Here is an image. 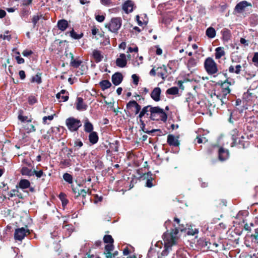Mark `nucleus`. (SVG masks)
Segmentation results:
<instances>
[{"mask_svg":"<svg viewBox=\"0 0 258 258\" xmlns=\"http://www.w3.org/2000/svg\"><path fill=\"white\" fill-rule=\"evenodd\" d=\"M61 95H60L61 100L60 101L65 102L69 99V93L66 90H61Z\"/></svg>","mask_w":258,"mask_h":258,"instance_id":"45","label":"nucleus"},{"mask_svg":"<svg viewBox=\"0 0 258 258\" xmlns=\"http://www.w3.org/2000/svg\"><path fill=\"white\" fill-rule=\"evenodd\" d=\"M176 223H172L168 220L164 223V226L166 229L164 233V249L162 251V255H167L171 249L172 246L175 244L177 239V234L179 230L182 231L184 226L179 224L180 220L177 218H174Z\"/></svg>","mask_w":258,"mask_h":258,"instance_id":"1","label":"nucleus"},{"mask_svg":"<svg viewBox=\"0 0 258 258\" xmlns=\"http://www.w3.org/2000/svg\"><path fill=\"white\" fill-rule=\"evenodd\" d=\"M251 6L250 4L246 1H242L236 5L235 7V10L238 13H242L245 10V8L248 6Z\"/></svg>","mask_w":258,"mask_h":258,"instance_id":"14","label":"nucleus"},{"mask_svg":"<svg viewBox=\"0 0 258 258\" xmlns=\"http://www.w3.org/2000/svg\"><path fill=\"white\" fill-rule=\"evenodd\" d=\"M57 26L59 30L64 31L68 27L69 24L66 20L61 19L58 21Z\"/></svg>","mask_w":258,"mask_h":258,"instance_id":"22","label":"nucleus"},{"mask_svg":"<svg viewBox=\"0 0 258 258\" xmlns=\"http://www.w3.org/2000/svg\"><path fill=\"white\" fill-rule=\"evenodd\" d=\"M58 197L61 202L62 207L64 208L69 203L68 200L66 198V195L63 192H60Z\"/></svg>","mask_w":258,"mask_h":258,"instance_id":"41","label":"nucleus"},{"mask_svg":"<svg viewBox=\"0 0 258 258\" xmlns=\"http://www.w3.org/2000/svg\"><path fill=\"white\" fill-rule=\"evenodd\" d=\"M206 35L210 38H213L216 36V31L213 27L208 28L206 31Z\"/></svg>","mask_w":258,"mask_h":258,"instance_id":"39","label":"nucleus"},{"mask_svg":"<svg viewBox=\"0 0 258 258\" xmlns=\"http://www.w3.org/2000/svg\"><path fill=\"white\" fill-rule=\"evenodd\" d=\"M30 233L28 229L24 227L17 228L14 233V238L16 240L22 241L25 237Z\"/></svg>","mask_w":258,"mask_h":258,"instance_id":"7","label":"nucleus"},{"mask_svg":"<svg viewBox=\"0 0 258 258\" xmlns=\"http://www.w3.org/2000/svg\"><path fill=\"white\" fill-rule=\"evenodd\" d=\"M83 146V143L80 139H77L75 140L74 144V148L75 151L79 149Z\"/></svg>","mask_w":258,"mask_h":258,"instance_id":"44","label":"nucleus"},{"mask_svg":"<svg viewBox=\"0 0 258 258\" xmlns=\"http://www.w3.org/2000/svg\"><path fill=\"white\" fill-rule=\"evenodd\" d=\"M84 131L86 133H91L93 132V125L88 119L85 120L84 123Z\"/></svg>","mask_w":258,"mask_h":258,"instance_id":"32","label":"nucleus"},{"mask_svg":"<svg viewBox=\"0 0 258 258\" xmlns=\"http://www.w3.org/2000/svg\"><path fill=\"white\" fill-rule=\"evenodd\" d=\"M195 141L198 144L205 143L208 142V139L204 136H198L196 138Z\"/></svg>","mask_w":258,"mask_h":258,"instance_id":"48","label":"nucleus"},{"mask_svg":"<svg viewBox=\"0 0 258 258\" xmlns=\"http://www.w3.org/2000/svg\"><path fill=\"white\" fill-rule=\"evenodd\" d=\"M235 74H239L241 71V68H242L240 64H237V65L235 66Z\"/></svg>","mask_w":258,"mask_h":258,"instance_id":"62","label":"nucleus"},{"mask_svg":"<svg viewBox=\"0 0 258 258\" xmlns=\"http://www.w3.org/2000/svg\"><path fill=\"white\" fill-rule=\"evenodd\" d=\"M122 25V20L120 17L112 18L108 24L105 25V27L113 33H117Z\"/></svg>","mask_w":258,"mask_h":258,"instance_id":"4","label":"nucleus"},{"mask_svg":"<svg viewBox=\"0 0 258 258\" xmlns=\"http://www.w3.org/2000/svg\"><path fill=\"white\" fill-rule=\"evenodd\" d=\"M132 107L135 108V114H138L141 109V106L135 100H131L129 101L126 104L127 109H130Z\"/></svg>","mask_w":258,"mask_h":258,"instance_id":"15","label":"nucleus"},{"mask_svg":"<svg viewBox=\"0 0 258 258\" xmlns=\"http://www.w3.org/2000/svg\"><path fill=\"white\" fill-rule=\"evenodd\" d=\"M197 65V61L194 58H190L187 63V66L189 71L192 72L195 70V68Z\"/></svg>","mask_w":258,"mask_h":258,"instance_id":"31","label":"nucleus"},{"mask_svg":"<svg viewBox=\"0 0 258 258\" xmlns=\"http://www.w3.org/2000/svg\"><path fill=\"white\" fill-rule=\"evenodd\" d=\"M134 3L132 1L127 0L124 2L122 6L123 10L126 13L132 12L133 11Z\"/></svg>","mask_w":258,"mask_h":258,"instance_id":"21","label":"nucleus"},{"mask_svg":"<svg viewBox=\"0 0 258 258\" xmlns=\"http://www.w3.org/2000/svg\"><path fill=\"white\" fill-rule=\"evenodd\" d=\"M91 32L93 35H96L97 33L99 32V29H97L95 26H93L91 29Z\"/></svg>","mask_w":258,"mask_h":258,"instance_id":"63","label":"nucleus"},{"mask_svg":"<svg viewBox=\"0 0 258 258\" xmlns=\"http://www.w3.org/2000/svg\"><path fill=\"white\" fill-rule=\"evenodd\" d=\"M33 170L24 166L21 168L20 172L22 175L31 176L33 175Z\"/></svg>","mask_w":258,"mask_h":258,"instance_id":"28","label":"nucleus"},{"mask_svg":"<svg viewBox=\"0 0 258 258\" xmlns=\"http://www.w3.org/2000/svg\"><path fill=\"white\" fill-rule=\"evenodd\" d=\"M40 74H36L35 76H33L31 79V82L34 83L36 82L38 84H40L42 83V79Z\"/></svg>","mask_w":258,"mask_h":258,"instance_id":"46","label":"nucleus"},{"mask_svg":"<svg viewBox=\"0 0 258 258\" xmlns=\"http://www.w3.org/2000/svg\"><path fill=\"white\" fill-rule=\"evenodd\" d=\"M42 15L40 14V15H34L32 19V22L33 23V27L34 28L37 23L38 22L39 20L42 17Z\"/></svg>","mask_w":258,"mask_h":258,"instance_id":"47","label":"nucleus"},{"mask_svg":"<svg viewBox=\"0 0 258 258\" xmlns=\"http://www.w3.org/2000/svg\"><path fill=\"white\" fill-rule=\"evenodd\" d=\"M70 36L74 39L78 40L83 37L84 34L83 33H81L80 34H77V33L73 29L70 32Z\"/></svg>","mask_w":258,"mask_h":258,"instance_id":"40","label":"nucleus"},{"mask_svg":"<svg viewBox=\"0 0 258 258\" xmlns=\"http://www.w3.org/2000/svg\"><path fill=\"white\" fill-rule=\"evenodd\" d=\"M15 59L16 60L18 64L24 63L25 62V60L23 58L21 57L20 55L16 56L15 57Z\"/></svg>","mask_w":258,"mask_h":258,"instance_id":"60","label":"nucleus"},{"mask_svg":"<svg viewBox=\"0 0 258 258\" xmlns=\"http://www.w3.org/2000/svg\"><path fill=\"white\" fill-rule=\"evenodd\" d=\"M0 198L4 201L7 199V195L8 193L9 189V186L7 184H4V186L0 185Z\"/></svg>","mask_w":258,"mask_h":258,"instance_id":"18","label":"nucleus"},{"mask_svg":"<svg viewBox=\"0 0 258 258\" xmlns=\"http://www.w3.org/2000/svg\"><path fill=\"white\" fill-rule=\"evenodd\" d=\"M149 118L152 120L161 119V108L159 106L151 108Z\"/></svg>","mask_w":258,"mask_h":258,"instance_id":"8","label":"nucleus"},{"mask_svg":"<svg viewBox=\"0 0 258 258\" xmlns=\"http://www.w3.org/2000/svg\"><path fill=\"white\" fill-rule=\"evenodd\" d=\"M33 175H35L37 178H40L42 176H46V174L44 173L42 170H40L39 171H36L34 169L33 171Z\"/></svg>","mask_w":258,"mask_h":258,"instance_id":"50","label":"nucleus"},{"mask_svg":"<svg viewBox=\"0 0 258 258\" xmlns=\"http://www.w3.org/2000/svg\"><path fill=\"white\" fill-rule=\"evenodd\" d=\"M33 53V52L32 50H27V49L24 50L22 52V54L23 55V56H26V57L31 55Z\"/></svg>","mask_w":258,"mask_h":258,"instance_id":"59","label":"nucleus"},{"mask_svg":"<svg viewBox=\"0 0 258 258\" xmlns=\"http://www.w3.org/2000/svg\"><path fill=\"white\" fill-rule=\"evenodd\" d=\"M89 133L88 138L90 143L93 145L97 143L99 139L97 133L96 132H92Z\"/></svg>","mask_w":258,"mask_h":258,"instance_id":"24","label":"nucleus"},{"mask_svg":"<svg viewBox=\"0 0 258 258\" xmlns=\"http://www.w3.org/2000/svg\"><path fill=\"white\" fill-rule=\"evenodd\" d=\"M132 78L133 80V83L134 84L137 85L139 81V78L136 74H133L132 76Z\"/></svg>","mask_w":258,"mask_h":258,"instance_id":"57","label":"nucleus"},{"mask_svg":"<svg viewBox=\"0 0 258 258\" xmlns=\"http://www.w3.org/2000/svg\"><path fill=\"white\" fill-rule=\"evenodd\" d=\"M253 90H248L243 95V99L247 103H251V102L254 101L256 98V96L252 92Z\"/></svg>","mask_w":258,"mask_h":258,"instance_id":"11","label":"nucleus"},{"mask_svg":"<svg viewBox=\"0 0 258 258\" xmlns=\"http://www.w3.org/2000/svg\"><path fill=\"white\" fill-rule=\"evenodd\" d=\"M94 203L97 204L98 202H101L103 200V197L102 196H99L98 195L95 194L94 195Z\"/></svg>","mask_w":258,"mask_h":258,"instance_id":"53","label":"nucleus"},{"mask_svg":"<svg viewBox=\"0 0 258 258\" xmlns=\"http://www.w3.org/2000/svg\"><path fill=\"white\" fill-rule=\"evenodd\" d=\"M99 84L103 91L110 88L111 86V83L107 80H103L100 81Z\"/></svg>","mask_w":258,"mask_h":258,"instance_id":"29","label":"nucleus"},{"mask_svg":"<svg viewBox=\"0 0 258 258\" xmlns=\"http://www.w3.org/2000/svg\"><path fill=\"white\" fill-rule=\"evenodd\" d=\"M18 118L22 122H24L25 121H27V122H31V121H32L31 119L27 120V119H28V117L27 116H23L22 115H19Z\"/></svg>","mask_w":258,"mask_h":258,"instance_id":"56","label":"nucleus"},{"mask_svg":"<svg viewBox=\"0 0 258 258\" xmlns=\"http://www.w3.org/2000/svg\"><path fill=\"white\" fill-rule=\"evenodd\" d=\"M252 60L254 63V64L255 66L258 67V52H255L254 53Z\"/></svg>","mask_w":258,"mask_h":258,"instance_id":"55","label":"nucleus"},{"mask_svg":"<svg viewBox=\"0 0 258 258\" xmlns=\"http://www.w3.org/2000/svg\"><path fill=\"white\" fill-rule=\"evenodd\" d=\"M66 124L71 132L78 131L79 128L82 125V123L80 120L73 117L67 118L66 120Z\"/></svg>","mask_w":258,"mask_h":258,"instance_id":"6","label":"nucleus"},{"mask_svg":"<svg viewBox=\"0 0 258 258\" xmlns=\"http://www.w3.org/2000/svg\"><path fill=\"white\" fill-rule=\"evenodd\" d=\"M81 185L80 184H78L77 186H75L74 185L72 184L71 187L73 191V194L75 195V198L76 199L79 197V193L80 192V190L81 189H80L79 187H81Z\"/></svg>","mask_w":258,"mask_h":258,"instance_id":"35","label":"nucleus"},{"mask_svg":"<svg viewBox=\"0 0 258 258\" xmlns=\"http://www.w3.org/2000/svg\"><path fill=\"white\" fill-rule=\"evenodd\" d=\"M140 177L142 178L143 180H146L145 184L146 186L148 187H152L153 186H154V184L153 182L154 178L151 171L141 173Z\"/></svg>","mask_w":258,"mask_h":258,"instance_id":"9","label":"nucleus"},{"mask_svg":"<svg viewBox=\"0 0 258 258\" xmlns=\"http://www.w3.org/2000/svg\"><path fill=\"white\" fill-rule=\"evenodd\" d=\"M223 38L224 40L228 41L231 37V32L228 29H224L221 31Z\"/></svg>","mask_w":258,"mask_h":258,"instance_id":"36","label":"nucleus"},{"mask_svg":"<svg viewBox=\"0 0 258 258\" xmlns=\"http://www.w3.org/2000/svg\"><path fill=\"white\" fill-rule=\"evenodd\" d=\"M232 84L228 81H224L221 84V85L214 90L213 95L219 99L221 105L225 103L227 101V95L231 91L230 86Z\"/></svg>","mask_w":258,"mask_h":258,"instance_id":"2","label":"nucleus"},{"mask_svg":"<svg viewBox=\"0 0 258 258\" xmlns=\"http://www.w3.org/2000/svg\"><path fill=\"white\" fill-rule=\"evenodd\" d=\"M0 37L2 39H3L4 40H10V39H11V36L10 35H5V34H1L0 35Z\"/></svg>","mask_w":258,"mask_h":258,"instance_id":"64","label":"nucleus"},{"mask_svg":"<svg viewBox=\"0 0 258 258\" xmlns=\"http://www.w3.org/2000/svg\"><path fill=\"white\" fill-rule=\"evenodd\" d=\"M26 130H27L28 133L34 132L36 131L35 127L32 124L27 125V126L26 127Z\"/></svg>","mask_w":258,"mask_h":258,"instance_id":"54","label":"nucleus"},{"mask_svg":"<svg viewBox=\"0 0 258 258\" xmlns=\"http://www.w3.org/2000/svg\"><path fill=\"white\" fill-rule=\"evenodd\" d=\"M20 78L21 80H24L26 78V74L24 71L21 70L19 72Z\"/></svg>","mask_w":258,"mask_h":258,"instance_id":"61","label":"nucleus"},{"mask_svg":"<svg viewBox=\"0 0 258 258\" xmlns=\"http://www.w3.org/2000/svg\"><path fill=\"white\" fill-rule=\"evenodd\" d=\"M55 114H53L51 115L44 116L42 118V123L44 124H49L47 122V120L48 119L49 120H52L54 118V116H55Z\"/></svg>","mask_w":258,"mask_h":258,"instance_id":"51","label":"nucleus"},{"mask_svg":"<svg viewBox=\"0 0 258 258\" xmlns=\"http://www.w3.org/2000/svg\"><path fill=\"white\" fill-rule=\"evenodd\" d=\"M110 148L109 149L107 150L106 152L107 154H109L111 152H116L118 150V145H117V141H115V143H110L109 144Z\"/></svg>","mask_w":258,"mask_h":258,"instance_id":"33","label":"nucleus"},{"mask_svg":"<svg viewBox=\"0 0 258 258\" xmlns=\"http://www.w3.org/2000/svg\"><path fill=\"white\" fill-rule=\"evenodd\" d=\"M103 242L107 244L105 245H114V239L111 235L106 234L103 236Z\"/></svg>","mask_w":258,"mask_h":258,"instance_id":"30","label":"nucleus"},{"mask_svg":"<svg viewBox=\"0 0 258 258\" xmlns=\"http://www.w3.org/2000/svg\"><path fill=\"white\" fill-rule=\"evenodd\" d=\"M204 67L206 72L209 75H214L218 72V68L216 63L211 57H208L205 60Z\"/></svg>","mask_w":258,"mask_h":258,"instance_id":"5","label":"nucleus"},{"mask_svg":"<svg viewBox=\"0 0 258 258\" xmlns=\"http://www.w3.org/2000/svg\"><path fill=\"white\" fill-rule=\"evenodd\" d=\"M92 56L96 63L101 61L103 58V55L101 51L97 49L93 50Z\"/></svg>","mask_w":258,"mask_h":258,"instance_id":"17","label":"nucleus"},{"mask_svg":"<svg viewBox=\"0 0 258 258\" xmlns=\"http://www.w3.org/2000/svg\"><path fill=\"white\" fill-rule=\"evenodd\" d=\"M199 232L198 229L196 228L194 226H190L187 231V234L188 235L194 236L198 234Z\"/></svg>","mask_w":258,"mask_h":258,"instance_id":"42","label":"nucleus"},{"mask_svg":"<svg viewBox=\"0 0 258 258\" xmlns=\"http://www.w3.org/2000/svg\"><path fill=\"white\" fill-rule=\"evenodd\" d=\"M225 52L224 49L222 47H218L215 49V58L216 59H220L222 56H224Z\"/></svg>","mask_w":258,"mask_h":258,"instance_id":"27","label":"nucleus"},{"mask_svg":"<svg viewBox=\"0 0 258 258\" xmlns=\"http://www.w3.org/2000/svg\"><path fill=\"white\" fill-rule=\"evenodd\" d=\"M76 107L79 111L86 110L87 109L88 105L84 103L83 99L82 97H77Z\"/></svg>","mask_w":258,"mask_h":258,"instance_id":"16","label":"nucleus"},{"mask_svg":"<svg viewBox=\"0 0 258 258\" xmlns=\"http://www.w3.org/2000/svg\"><path fill=\"white\" fill-rule=\"evenodd\" d=\"M127 60L126 55L124 53H120L119 57L116 59V65L119 68H124L126 66Z\"/></svg>","mask_w":258,"mask_h":258,"instance_id":"13","label":"nucleus"},{"mask_svg":"<svg viewBox=\"0 0 258 258\" xmlns=\"http://www.w3.org/2000/svg\"><path fill=\"white\" fill-rule=\"evenodd\" d=\"M82 63V61L81 60L74 58L73 60H71L70 65L74 68H78Z\"/></svg>","mask_w":258,"mask_h":258,"instance_id":"43","label":"nucleus"},{"mask_svg":"<svg viewBox=\"0 0 258 258\" xmlns=\"http://www.w3.org/2000/svg\"><path fill=\"white\" fill-rule=\"evenodd\" d=\"M179 89L176 87H173L167 90L166 94L167 95H175L178 94Z\"/></svg>","mask_w":258,"mask_h":258,"instance_id":"38","label":"nucleus"},{"mask_svg":"<svg viewBox=\"0 0 258 258\" xmlns=\"http://www.w3.org/2000/svg\"><path fill=\"white\" fill-rule=\"evenodd\" d=\"M63 180L68 183L69 184H70L71 185L73 184V176L68 173H64L63 174L62 176Z\"/></svg>","mask_w":258,"mask_h":258,"instance_id":"37","label":"nucleus"},{"mask_svg":"<svg viewBox=\"0 0 258 258\" xmlns=\"http://www.w3.org/2000/svg\"><path fill=\"white\" fill-rule=\"evenodd\" d=\"M114 248V245H105L103 254L106 258H113L118 255V251L117 250L112 252Z\"/></svg>","mask_w":258,"mask_h":258,"instance_id":"10","label":"nucleus"},{"mask_svg":"<svg viewBox=\"0 0 258 258\" xmlns=\"http://www.w3.org/2000/svg\"><path fill=\"white\" fill-rule=\"evenodd\" d=\"M95 19L97 21H98V22H102L104 21L105 20V16H103V15H96L95 16Z\"/></svg>","mask_w":258,"mask_h":258,"instance_id":"58","label":"nucleus"},{"mask_svg":"<svg viewBox=\"0 0 258 258\" xmlns=\"http://www.w3.org/2000/svg\"><path fill=\"white\" fill-rule=\"evenodd\" d=\"M229 153L227 150L221 148L219 151V158L221 161H224L228 158Z\"/></svg>","mask_w":258,"mask_h":258,"instance_id":"23","label":"nucleus"},{"mask_svg":"<svg viewBox=\"0 0 258 258\" xmlns=\"http://www.w3.org/2000/svg\"><path fill=\"white\" fill-rule=\"evenodd\" d=\"M167 142L169 145L173 146H178L179 144L178 139L175 138L172 135H169L168 136Z\"/></svg>","mask_w":258,"mask_h":258,"instance_id":"25","label":"nucleus"},{"mask_svg":"<svg viewBox=\"0 0 258 258\" xmlns=\"http://www.w3.org/2000/svg\"><path fill=\"white\" fill-rule=\"evenodd\" d=\"M28 102L29 104L33 105L37 102V99L35 96L30 95L28 98Z\"/></svg>","mask_w":258,"mask_h":258,"instance_id":"49","label":"nucleus"},{"mask_svg":"<svg viewBox=\"0 0 258 258\" xmlns=\"http://www.w3.org/2000/svg\"><path fill=\"white\" fill-rule=\"evenodd\" d=\"M123 80V76L121 73L116 72L114 73L111 77L112 83L115 86L119 85Z\"/></svg>","mask_w":258,"mask_h":258,"instance_id":"12","label":"nucleus"},{"mask_svg":"<svg viewBox=\"0 0 258 258\" xmlns=\"http://www.w3.org/2000/svg\"><path fill=\"white\" fill-rule=\"evenodd\" d=\"M161 93V90L160 88L156 87L152 91L151 93V97L155 101H158L160 100Z\"/></svg>","mask_w":258,"mask_h":258,"instance_id":"19","label":"nucleus"},{"mask_svg":"<svg viewBox=\"0 0 258 258\" xmlns=\"http://www.w3.org/2000/svg\"><path fill=\"white\" fill-rule=\"evenodd\" d=\"M151 105H148L144 107L141 111H140L138 117L140 119V128L141 130L143 131V132L145 133H147L148 134L153 133L156 131H157L158 130L153 129L152 130H147L145 128L146 124L144 122V121L143 120V117L145 115L147 116H148L149 113V112H150L151 108H153Z\"/></svg>","mask_w":258,"mask_h":258,"instance_id":"3","label":"nucleus"},{"mask_svg":"<svg viewBox=\"0 0 258 258\" xmlns=\"http://www.w3.org/2000/svg\"><path fill=\"white\" fill-rule=\"evenodd\" d=\"M88 194L89 196L91 195V191L89 189L86 190L85 189H81L80 192L79 193V197H82V203L83 205H85V203L87 202L86 197L87 195Z\"/></svg>","mask_w":258,"mask_h":258,"instance_id":"26","label":"nucleus"},{"mask_svg":"<svg viewBox=\"0 0 258 258\" xmlns=\"http://www.w3.org/2000/svg\"><path fill=\"white\" fill-rule=\"evenodd\" d=\"M19 193V190L17 189H12L10 192H8L7 195L9 196L7 198L9 200L10 198H13L16 196V193Z\"/></svg>","mask_w":258,"mask_h":258,"instance_id":"52","label":"nucleus"},{"mask_svg":"<svg viewBox=\"0 0 258 258\" xmlns=\"http://www.w3.org/2000/svg\"><path fill=\"white\" fill-rule=\"evenodd\" d=\"M30 182L29 180L26 179H21L18 184L16 185L17 188H20L24 189H26L30 186Z\"/></svg>","mask_w":258,"mask_h":258,"instance_id":"20","label":"nucleus"},{"mask_svg":"<svg viewBox=\"0 0 258 258\" xmlns=\"http://www.w3.org/2000/svg\"><path fill=\"white\" fill-rule=\"evenodd\" d=\"M71 162L72 160L71 159L62 158L60 161V165H61V168L70 167L72 165Z\"/></svg>","mask_w":258,"mask_h":258,"instance_id":"34","label":"nucleus"}]
</instances>
